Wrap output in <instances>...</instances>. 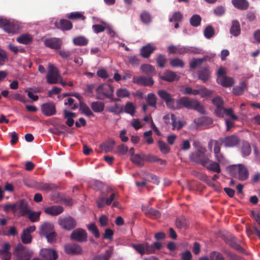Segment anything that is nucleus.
Masks as SVG:
<instances>
[{"mask_svg": "<svg viewBox=\"0 0 260 260\" xmlns=\"http://www.w3.org/2000/svg\"><path fill=\"white\" fill-rule=\"evenodd\" d=\"M57 28L64 31L71 30L73 27L72 22L69 20L62 19L59 21V23H55Z\"/></svg>", "mask_w": 260, "mask_h": 260, "instance_id": "29", "label": "nucleus"}, {"mask_svg": "<svg viewBox=\"0 0 260 260\" xmlns=\"http://www.w3.org/2000/svg\"><path fill=\"white\" fill-rule=\"evenodd\" d=\"M176 225L179 229L186 228L188 226V222L184 216H180L177 218Z\"/></svg>", "mask_w": 260, "mask_h": 260, "instance_id": "43", "label": "nucleus"}, {"mask_svg": "<svg viewBox=\"0 0 260 260\" xmlns=\"http://www.w3.org/2000/svg\"><path fill=\"white\" fill-rule=\"evenodd\" d=\"M133 82L137 84L142 86H151L153 85L154 81L151 77L134 76L133 79Z\"/></svg>", "mask_w": 260, "mask_h": 260, "instance_id": "15", "label": "nucleus"}, {"mask_svg": "<svg viewBox=\"0 0 260 260\" xmlns=\"http://www.w3.org/2000/svg\"><path fill=\"white\" fill-rule=\"evenodd\" d=\"M215 34L214 28L211 25H208L204 29V35L207 39L211 38Z\"/></svg>", "mask_w": 260, "mask_h": 260, "instance_id": "57", "label": "nucleus"}, {"mask_svg": "<svg viewBox=\"0 0 260 260\" xmlns=\"http://www.w3.org/2000/svg\"><path fill=\"white\" fill-rule=\"evenodd\" d=\"M168 51L170 54H184L186 53V47L172 45L168 47Z\"/></svg>", "mask_w": 260, "mask_h": 260, "instance_id": "32", "label": "nucleus"}, {"mask_svg": "<svg viewBox=\"0 0 260 260\" xmlns=\"http://www.w3.org/2000/svg\"><path fill=\"white\" fill-rule=\"evenodd\" d=\"M160 78L166 81L173 82L175 80H178L179 77H177L175 72L168 70L165 71L163 74L160 76Z\"/></svg>", "mask_w": 260, "mask_h": 260, "instance_id": "27", "label": "nucleus"}, {"mask_svg": "<svg viewBox=\"0 0 260 260\" xmlns=\"http://www.w3.org/2000/svg\"><path fill=\"white\" fill-rule=\"evenodd\" d=\"M16 205V212L17 210H19V215L24 216L29 213L30 210L28 207L27 203L24 200H21L15 203Z\"/></svg>", "mask_w": 260, "mask_h": 260, "instance_id": "19", "label": "nucleus"}, {"mask_svg": "<svg viewBox=\"0 0 260 260\" xmlns=\"http://www.w3.org/2000/svg\"><path fill=\"white\" fill-rule=\"evenodd\" d=\"M109 112L113 113L115 114H118L123 112V108L122 106L117 104H115L114 106H110L108 108Z\"/></svg>", "mask_w": 260, "mask_h": 260, "instance_id": "51", "label": "nucleus"}, {"mask_svg": "<svg viewBox=\"0 0 260 260\" xmlns=\"http://www.w3.org/2000/svg\"><path fill=\"white\" fill-rule=\"evenodd\" d=\"M73 43L76 46H86L88 43V40L84 36H78L73 40Z\"/></svg>", "mask_w": 260, "mask_h": 260, "instance_id": "41", "label": "nucleus"}, {"mask_svg": "<svg viewBox=\"0 0 260 260\" xmlns=\"http://www.w3.org/2000/svg\"><path fill=\"white\" fill-rule=\"evenodd\" d=\"M170 65L173 67L183 68L185 63L184 62L179 58H175L170 61Z\"/></svg>", "mask_w": 260, "mask_h": 260, "instance_id": "60", "label": "nucleus"}, {"mask_svg": "<svg viewBox=\"0 0 260 260\" xmlns=\"http://www.w3.org/2000/svg\"><path fill=\"white\" fill-rule=\"evenodd\" d=\"M232 3L235 8L240 10H246L249 6L247 0H232Z\"/></svg>", "mask_w": 260, "mask_h": 260, "instance_id": "31", "label": "nucleus"}, {"mask_svg": "<svg viewBox=\"0 0 260 260\" xmlns=\"http://www.w3.org/2000/svg\"><path fill=\"white\" fill-rule=\"evenodd\" d=\"M28 212L26 215H28V219L31 222H35L39 221L41 212H34L29 210Z\"/></svg>", "mask_w": 260, "mask_h": 260, "instance_id": "47", "label": "nucleus"}, {"mask_svg": "<svg viewBox=\"0 0 260 260\" xmlns=\"http://www.w3.org/2000/svg\"><path fill=\"white\" fill-rule=\"evenodd\" d=\"M127 58L128 62L133 67L137 66L140 63V59L137 55H130Z\"/></svg>", "mask_w": 260, "mask_h": 260, "instance_id": "58", "label": "nucleus"}, {"mask_svg": "<svg viewBox=\"0 0 260 260\" xmlns=\"http://www.w3.org/2000/svg\"><path fill=\"white\" fill-rule=\"evenodd\" d=\"M67 17L71 20L81 19L84 20L85 19V17L79 12H74L68 14Z\"/></svg>", "mask_w": 260, "mask_h": 260, "instance_id": "48", "label": "nucleus"}, {"mask_svg": "<svg viewBox=\"0 0 260 260\" xmlns=\"http://www.w3.org/2000/svg\"><path fill=\"white\" fill-rule=\"evenodd\" d=\"M21 241L24 244H29L32 240V236L29 232L23 230L21 236Z\"/></svg>", "mask_w": 260, "mask_h": 260, "instance_id": "49", "label": "nucleus"}, {"mask_svg": "<svg viewBox=\"0 0 260 260\" xmlns=\"http://www.w3.org/2000/svg\"><path fill=\"white\" fill-rule=\"evenodd\" d=\"M206 150L203 148L190 154V159L197 164H200L203 167L209 157L205 153Z\"/></svg>", "mask_w": 260, "mask_h": 260, "instance_id": "6", "label": "nucleus"}, {"mask_svg": "<svg viewBox=\"0 0 260 260\" xmlns=\"http://www.w3.org/2000/svg\"><path fill=\"white\" fill-rule=\"evenodd\" d=\"M205 61H206V57L193 59L189 62L190 68L191 69H194L202 65V64Z\"/></svg>", "mask_w": 260, "mask_h": 260, "instance_id": "45", "label": "nucleus"}, {"mask_svg": "<svg viewBox=\"0 0 260 260\" xmlns=\"http://www.w3.org/2000/svg\"><path fill=\"white\" fill-rule=\"evenodd\" d=\"M57 235L56 233L54 230L44 237L46 238L48 243H52L56 241Z\"/></svg>", "mask_w": 260, "mask_h": 260, "instance_id": "63", "label": "nucleus"}, {"mask_svg": "<svg viewBox=\"0 0 260 260\" xmlns=\"http://www.w3.org/2000/svg\"><path fill=\"white\" fill-rule=\"evenodd\" d=\"M211 260H225L223 255L219 252L212 251L209 254Z\"/></svg>", "mask_w": 260, "mask_h": 260, "instance_id": "61", "label": "nucleus"}, {"mask_svg": "<svg viewBox=\"0 0 260 260\" xmlns=\"http://www.w3.org/2000/svg\"><path fill=\"white\" fill-rule=\"evenodd\" d=\"M71 239L79 242L87 241V234L85 230L82 229H77L73 231L71 235Z\"/></svg>", "mask_w": 260, "mask_h": 260, "instance_id": "12", "label": "nucleus"}, {"mask_svg": "<svg viewBox=\"0 0 260 260\" xmlns=\"http://www.w3.org/2000/svg\"><path fill=\"white\" fill-rule=\"evenodd\" d=\"M114 88L108 84H103L99 85L96 89V99L103 100L105 98L109 99L111 101H116L118 100L113 98Z\"/></svg>", "mask_w": 260, "mask_h": 260, "instance_id": "5", "label": "nucleus"}, {"mask_svg": "<svg viewBox=\"0 0 260 260\" xmlns=\"http://www.w3.org/2000/svg\"><path fill=\"white\" fill-rule=\"evenodd\" d=\"M202 18L199 15H193L189 20L190 24L194 27H197L201 24Z\"/></svg>", "mask_w": 260, "mask_h": 260, "instance_id": "56", "label": "nucleus"}, {"mask_svg": "<svg viewBox=\"0 0 260 260\" xmlns=\"http://www.w3.org/2000/svg\"><path fill=\"white\" fill-rule=\"evenodd\" d=\"M119 193L117 192H113L111 187L107 188L106 191H101L99 196L96 199L95 202L97 207L102 209L106 206L111 205L112 202L118 199Z\"/></svg>", "mask_w": 260, "mask_h": 260, "instance_id": "1", "label": "nucleus"}, {"mask_svg": "<svg viewBox=\"0 0 260 260\" xmlns=\"http://www.w3.org/2000/svg\"><path fill=\"white\" fill-rule=\"evenodd\" d=\"M142 210L144 212L145 215L148 217L156 219L160 217L161 213L160 212L153 208H146L144 206L142 207Z\"/></svg>", "mask_w": 260, "mask_h": 260, "instance_id": "20", "label": "nucleus"}, {"mask_svg": "<svg viewBox=\"0 0 260 260\" xmlns=\"http://www.w3.org/2000/svg\"><path fill=\"white\" fill-rule=\"evenodd\" d=\"M58 224L66 230H71L76 226V220L72 217H59L58 219Z\"/></svg>", "mask_w": 260, "mask_h": 260, "instance_id": "9", "label": "nucleus"}, {"mask_svg": "<svg viewBox=\"0 0 260 260\" xmlns=\"http://www.w3.org/2000/svg\"><path fill=\"white\" fill-rule=\"evenodd\" d=\"M159 96L164 100L167 106L170 109H175V99H173L170 93L164 89L159 90L157 91Z\"/></svg>", "mask_w": 260, "mask_h": 260, "instance_id": "10", "label": "nucleus"}, {"mask_svg": "<svg viewBox=\"0 0 260 260\" xmlns=\"http://www.w3.org/2000/svg\"><path fill=\"white\" fill-rule=\"evenodd\" d=\"M136 111V107L134 104L130 102H127L123 109V112L133 116Z\"/></svg>", "mask_w": 260, "mask_h": 260, "instance_id": "44", "label": "nucleus"}, {"mask_svg": "<svg viewBox=\"0 0 260 260\" xmlns=\"http://www.w3.org/2000/svg\"><path fill=\"white\" fill-rule=\"evenodd\" d=\"M146 102L148 105L152 107H156V96L154 93H149L147 95Z\"/></svg>", "mask_w": 260, "mask_h": 260, "instance_id": "54", "label": "nucleus"}, {"mask_svg": "<svg viewBox=\"0 0 260 260\" xmlns=\"http://www.w3.org/2000/svg\"><path fill=\"white\" fill-rule=\"evenodd\" d=\"M163 119L166 124L171 123L173 129H175L176 128L177 118L174 114H168L165 115L163 117Z\"/></svg>", "mask_w": 260, "mask_h": 260, "instance_id": "37", "label": "nucleus"}, {"mask_svg": "<svg viewBox=\"0 0 260 260\" xmlns=\"http://www.w3.org/2000/svg\"><path fill=\"white\" fill-rule=\"evenodd\" d=\"M230 33L234 37H238L241 34V27L237 20H233L231 23Z\"/></svg>", "mask_w": 260, "mask_h": 260, "instance_id": "28", "label": "nucleus"}, {"mask_svg": "<svg viewBox=\"0 0 260 260\" xmlns=\"http://www.w3.org/2000/svg\"><path fill=\"white\" fill-rule=\"evenodd\" d=\"M14 255L17 260H30L31 253L26 247L20 243L16 247Z\"/></svg>", "mask_w": 260, "mask_h": 260, "instance_id": "7", "label": "nucleus"}, {"mask_svg": "<svg viewBox=\"0 0 260 260\" xmlns=\"http://www.w3.org/2000/svg\"><path fill=\"white\" fill-rule=\"evenodd\" d=\"M44 45L52 49H60L62 44V40L59 38H51L44 41Z\"/></svg>", "mask_w": 260, "mask_h": 260, "instance_id": "13", "label": "nucleus"}, {"mask_svg": "<svg viewBox=\"0 0 260 260\" xmlns=\"http://www.w3.org/2000/svg\"><path fill=\"white\" fill-rule=\"evenodd\" d=\"M32 40L30 35L28 34H23L17 38V41L23 44H29Z\"/></svg>", "mask_w": 260, "mask_h": 260, "instance_id": "42", "label": "nucleus"}, {"mask_svg": "<svg viewBox=\"0 0 260 260\" xmlns=\"http://www.w3.org/2000/svg\"><path fill=\"white\" fill-rule=\"evenodd\" d=\"M147 181L151 182L156 184H158L159 182L156 176H155L152 174L148 173L146 175V179L144 180L143 181H142L141 182L136 181V185L137 186L143 187L146 185Z\"/></svg>", "mask_w": 260, "mask_h": 260, "instance_id": "24", "label": "nucleus"}, {"mask_svg": "<svg viewBox=\"0 0 260 260\" xmlns=\"http://www.w3.org/2000/svg\"><path fill=\"white\" fill-rule=\"evenodd\" d=\"M64 248L66 252L69 254H80L82 252L81 247L76 244L66 245Z\"/></svg>", "mask_w": 260, "mask_h": 260, "instance_id": "21", "label": "nucleus"}, {"mask_svg": "<svg viewBox=\"0 0 260 260\" xmlns=\"http://www.w3.org/2000/svg\"><path fill=\"white\" fill-rule=\"evenodd\" d=\"M10 248L11 245L8 242L2 245V249H0V257L2 258L11 257V253L10 252Z\"/></svg>", "mask_w": 260, "mask_h": 260, "instance_id": "33", "label": "nucleus"}, {"mask_svg": "<svg viewBox=\"0 0 260 260\" xmlns=\"http://www.w3.org/2000/svg\"><path fill=\"white\" fill-rule=\"evenodd\" d=\"M240 150L242 156L244 157L249 155L251 152L250 145L247 141L242 142Z\"/></svg>", "mask_w": 260, "mask_h": 260, "instance_id": "40", "label": "nucleus"}, {"mask_svg": "<svg viewBox=\"0 0 260 260\" xmlns=\"http://www.w3.org/2000/svg\"><path fill=\"white\" fill-rule=\"evenodd\" d=\"M36 187L39 189L45 191H49L55 189L57 188V185L53 183H47L42 182H37Z\"/></svg>", "mask_w": 260, "mask_h": 260, "instance_id": "35", "label": "nucleus"}, {"mask_svg": "<svg viewBox=\"0 0 260 260\" xmlns=\"http://www.w3.org/2000/svg\"><path fill=\"white\" fill-rule=\"evenodd\" d=\"M115 144V142L113 140H109L108 141L100 145V148L101 151L106 153L111 151Z\"/></svg>", "mask_w": 260, "mask_h": 260, "instance_id": "34", "label": "nucleus"}, {"mask_svg": "<svg viewBox=\"0 0 260 260\" xmlns=\"http://www.w3.org/2000/svg\"><path fill=\"white\" fill-rule=\"evenodd\" d=\"M141 21L145 24H148L151 21V16L147 11H143L140 14Z\"/></svg>", "mask_w": 260, "mask_h": 260, "instance_id": "55", "label": "nucleus"}, {"mask_svg": "<svg viewBox=\"0 0 260 260\" xmlns=\"http://www.w3.org/2000/svg\"><path fill=\"white\" fill-rule=\"evenodd\" d=\"M80 110L81 111L82 113H83L87 116H94V114L93 113V112L91 111L90 108L85 104H80Z\"/></svg>", "mask_w": 260, "mask_h": 260, "instance_id": "52", "label": "nucleus"}, {"mask_svg": "<svg viewBox=\"0 0 260 260\" xmlns=\"http://www.w3.org/2000/svg\"><path fill=\"white\" fill-rule=\"evenodd\" d=\"M220 144L217 140L214 141L213 151L215 159L219 162H223L224 158L223 154L220 153Z\"/></svg>", "mask_w": 260, "mask_h": 260, "instance_id": "22", "label": "nucleus"}, {"mask_svg": "<svg viewBox=\"0 0 260 260\" xmlns=\"http://www.w3.org/2000/svg\"><path fill=\"white\" fill-rule=\"evenodd\" d=\"M112 254L111 250L106 251L105 254L103 255H98L92 259V260H109Z\"/></svg>", "mask_w": 260, "mask_h": 260, "instance_id": "62", "label": "nucleus"}, {"mask_svg": "<svg viewBox=\"0 0 260 260\" xmlns=\"http://www.w3.org/2000/svg\"><path fill=\"white\" fill-rule=\"evenodd\" d=\"M46 77L48 83L50 84L57 83L60 78L59 70L53 64H49Z\"/></svg>", "mask_w": 260, "mask_h": 260, "instance_id": "8", "label": "nucleus"}, {"mask_svg": "<svg viewBox=\"0 0 260 260\" xmlns=\"http://www.w3.org/2000/svg\"><path fill=\"white\" fill-rule=\"evenodd\" d=\"M63 211V208L61 206H52L45 208L44 212L53 216L58 215Z\"/></svg>", "mask_w": 260, "mask_h": 260, "instance_id": "26", "label": "nucleus"}, {"mask_svg": "<svg viewBox=\"0 0 260 260\" xmlns=\"http://www.w3.org/2000/svg\"><path fill=\"white\" fill-rule=\"evenodd\" d=\"M221 143L226 147H232L236 146L240 141L238 137L235 135H231L224 138H220Z\"/></svg>", "mask_w": 260, "mask_h": 260, "instance_id": "17", "label": "nucleus"}, {"mask_svg": "<svg viewBox=\"0 0 260 260\" xmlns=\"http://www.w3.org/2000/svg\"><path fill=\"white\" fill-rule=\"evenodd\" d=\"M246 84L244 82H241L238 86L235 87L233 89V93L236 95H240L243 93L246 88Z\"/></svg>", "mask_w": 260, "mask_h": 260, "instance_id": "46", "label": "nucleus"}, {"mask_svg": "<svg viewBox=\"0 0 260 260\" xmlns=\"http://www.w3.org/2000/svg\"><path fill=\"white\" fill-rule=\"evenodd\" d=\"M182 107H185L188 109H193L201 114L205 113L204 107L197 100L190 99L186 96L182 97L177 101V105L175 107V109H180Z\"/></svg>", "mask_w": 260, "mask_h": 260, "instance_id": "3", "label": "nucleus"}, {"mask_svg": "<svg viewBox=\"0 0 260 260\" xmlns=\"http://www.w3.org/2000/svg\"><path fill=\"white\" fill-rule=\"evenodd\" d=\"M39 234L41 236H44L54 230L53 224L50 222H44L39 228Z\"/></svg>", "mask_w": 260, "mask_h": 260, "instance_id": "23", "label": "nucleus"}, {"mask_svg": "<svg viewBox=\"0 0 260 260\" xmlns=\"http://www.w3.org/2000/svg\"><path fill=\"white\" fill-rule=\"evenodd\" d=\"M198 78L203 82L207 81L210 78V73L208 67H204L198 71Z\"/></svg>", "mask_w": 260, "mask_h": 260, "instance_id": "36", "label": "nucleus"}, {"mask_svg": "<svg viewBox=\"0 0 260 260\" xmlns=\"http://www.w3.org/2000/svg\"><path fill=\"white\" fill-rule=\"evenodd\" d=\"M217 82L223 87H228L232 86L234 83V79L228 76L220 77L217 78Z\"/></svg>", "mask_w": 260, "mask_h": 260, "instance_id": "30", "label": "nucleus"}, {"mask_svg": "<svg viewBox=\"0 0 260 260\" xmlns=\"http://www.w3.org/2000/svg\"><path fill=\"white\" fill-rule=\"evenodd\" d=\"M91 109L95 113L102 112L105 108V104L102 102L95 101L90 104Z\"/></svg>", "mask_w": 260, "mask_h": 260, "instance_id": "38", "label": "nucleus"}, {"mask_svg": "<svg viewBox=\"0 0 260 260\" xmlns=\"http://www.w3.org/2000/svg\"><path fill=\"white\" fill-rule=\"evenodd\" d=\"M158 145L160 152L162 154H167L170 151V147L163 141L158 140Z\"/></svg>", "mask_w": 260, "mask_h": 260, "instance_id": "50", "label": "nucleus"}, {"mask_svg": "<svg viewBox=\"0 0 260 260\" xmlns=\"http://www.w3.org/2000/svg\"><path fill=\"white\" fill-rule=\"evenodd\" d=\"M116 95L119 98H124L125 97H128L129 95V92L126 88H120L117 90Z\"/></svg>", "mask_w": 260, "mask_h": 260, "instance_id": "64", "label": "nucleus"}, {"mask_svg": "<svg viewBox=\"0 0 260 260\" xmlns=\"http://www.w3.org/2000/svg\"><path fill=\"white\" fill-rule=\"evenodd\" d=\"M131 160L133 162V163L139 166H143L144 160L143 158H142L140 155L136 154L133 155L131 156L130 158Z\"/></svg>", "mask_w": 260, "mask_h": 260, "instance_id": "53", "label": "nucleus"}, {"mask_svg": "<svg viewBox=\"0 0 260 260\" xmlns=\"http://www.w3.org/2000/svg\"><path fill=\"white\" fill-rule=\"evenodd\" d=\"M140 68L141 70L147 75L153 76L156 74L154 67L152 65L143 64L141 65Z\"/></svg>", "mask_w": 260, "mask_h": 260, "instance_id": "39", "label": "nucleus"}, {"mask_svg": "<svg viewBox=\"0 0 260 260\" xmlns=\"http://www.w3.org/2000/svg\"><path fill=\"white\" fill-rule=\"evenodd\" d=\"M212 101L213 105L215 106L214 113L217 116L223 118L224 115H225L226 116H230L233 120H238V116L234 114L232 108H225L224 107V102L220 97L216 96L212 99Z\"/></svg>", "mask_w": 260, "mask_h": 260, "instance_id": "2", "label": "nucleus"}, {"mask_svg": "<svg viewBox=\"0 0 260 260\" xmlns=\"http://www.w3.org/2000/svg\"><path fill=\"white\" fill-rule=\"evenodd\" d=\"M155 50V47L148 44L141 48L140 54L144 58H148Z\"/></svg>", "mask_w": 260, "mask_h": 260, "instance_id": "25", "label": "nucleus"}, {"mask_svg": "<svg viewBox=\"0 0 260 260\" xmlns=\"http://www.w3.org/2000/svg\"><path fill=\"white\" fill-rule=\"evenodd\" d=\"M228 169L232 176L237 177L240 181H245L249 177L248 170L242 164L230 166Z\"/></svg>", "mask_w": 260, "mask_h": 260, "instance_id": "4", "label": "nucleus"}, {"mask_svg": "<svg viewBox=\"0 0 260 260\" xmlns=\"http://www.w3.org/2000/svg\"><path fill=\"white\" fill-rule=\"evenodd\" d=\"M218 161H214L209 157L207 162L203 166L208 170L214 173H219L221 172V168Z\"/></svg>", "mask_w": 260, "mask_h": 260, "instance_id": "18", "label": "nucleus"}, {"mask_svg": "<svg viewBox=\"0 0 260 260\" xmlns=\"http://www.w3.org/2000/svg\"><path fill=\"white\" fill-rule=\"evenodd\" d=\"M0 27L9 34H16L18 30V26L6 19H0Z\"/></svg>", "mask_w": 260, "mask_h": 260, "instance_id": "11", "label": "nucleus"}, {"mask_svg": "<svg viewBox=\"0 0 260 260\" xmlns=\"http://www.w3.org/2000/svg\"><path fill=\"white\" fill-rule=\"evenodd\" d=\"M87 228L95 238H98L100 237V234L99 230L94 223H93L87 225Z\"/></svg>", "mask_w": 260, "mask_h": 260, "instance_id": "59", "label": "nucleus"}, {"mask_svg": "<svg viewBox=\"0 0 260 260\" xmlns=\"http://www.w3.org/2000/svg\"><path fill=\"white\" fill-rule=\"evenodd\" d=\"M42 113L46 116H51L56 114V107L53 103L48 102L43 104L41 107Z\"/></svg>", "mask_w": 260, "mask_h": 260, "instance_id": "14", "label": "nucleus"}, {"mask_svg": "<svg viewBox=\"0 0 260 260\" xmlns=\"http://www.w3.org/2000/svg\"><path fill=\"white\" fill-rule=\"evenodd\" d=\"M40 254L45 260H56L58 256L55 250L49 248L41 249Z\"/></svg>", "mask_w": 260, "mask_h": 260, "instance_id": "16", "label": "nucleus"}]
</instances>
